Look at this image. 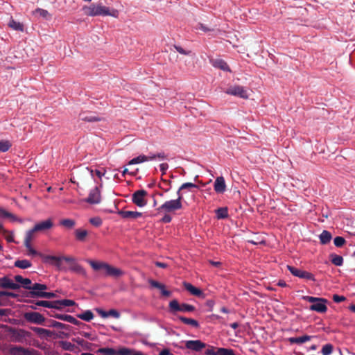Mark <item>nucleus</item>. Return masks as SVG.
Listing matches in <instances>:
<instances>
[{
	"label": "nucleus",
	"mask_w": 355,
	"mask_h": 355,
	"mask_svg": "<svg viewBox=\"0 0 355 355\" xmlns=\"http://www.w3.org/2000/svg\"><path fill=\"white\" fill-rule=\"evenodd\" d=\"M85 10V13L88 16H112L117 17L119 15L118 10L112 9V10L107 6H103L101 3L99 4H91L89 6H85L83 8Z\"/></svg>",
	"instance_id": "f257e3e1"
},
{
	"label": "nucleus",
	"mask_w": 355,
	"mask_h": 355,
	"mask_svg": "<svg viewBox=\"0 0 355 355\" xmlns=\"http://www.w3.org/2000/svg\"><path fill=\"white\" fill-rule=\"evenodd\" d=\"M42 260L46 263L54 265L58 270H61V261L66 262L74 261V258L72 257L60 256L57 257L54 255H41Z\"/></svg>",
	"instance_id": "f03ea898"
},
{
	"label": "nucleus",
	"mask_w": 355,
	"mask_h": 355,
	"mask_svg": "<svg viewBox=\"0 0 355 355\" xmlns=\"http://www.w3.org/2000/svg\"><path fill=\"white\" fill-rule=\"evenodd\" d=\"M169 312L175 314L176 312L189 313L196 310V307L191 304L187 303L179 304L178 300H173L169 302L168 304Z\"/></svg>",
	"instance_id": "7ed1b4c3"
},
{
	"label": "nucleus",
	"mask_w": 355,
	"mask_h": 355,
	"mask_svg": "<svg viewBox=\"0 0 355 355\" xmlns=\"http://www.w3.org/2000/svg\"><path fill=\"white\" fill-rule=\"evenodd\" d=\"M182 208V202L179 201V199H174L166 201L160 207L157 208V211L165 213L174 212L177 210H180Z\"/></svg>",
	"instance_id": "20e7f679"
},
{
	"label": "nucleus",
	"mask_w": 355,
	"mask_h": 355,
	"mask_svg": "<svg viewBox=\"0 0 355 355\" xmlns=\"http://www.w3.org/2000/svg\"><path fill=\"white\" fill-rule=\"evenodd\" d=\"M103 187L101 183L99 186H96L89 191L88 197L85 199V202L90 205H98L101 202V191L100 188Z\"/></svg>",
	"instance_id": "39448f33"
},
{
	"label": "nucleus",
	"mask_w": 355,
	"mask_h": 355,
	"mask_svg": "<svg viewBox=\"0 0 355 355\" xmlns=\"http://www.w3.org/2000/svg\"><path fill=\"white\" fill-rule=\"evenodd\" d=\"M97 353L103 354V355H130L132 350L126 347H122L119 349L110 347H101L97 350Z\"/></svg>",
	"instance_id": "423d86ee"
},
{
	"label": "nucleus",
	"mask_w": 355,
	"mask_h": 355,
	"mask_svg": "<svg viewBox=\"0 0 355 355\" xmlns=\"http://www.w3.org/2000/svg\"><path fill=\"white\" fill-rule=\"evenodd\" d=\"M53 226V223L51 219L49 218L46 220L41 221L35 225V226L27 231L26 234L33 236V234L36 232H44L50 230Z\"/></svg>",
	"instance_id": "0eeeda50"
},
{
	"label": "nucleus",
	"mask_w": 355,
	"mask_h": 355,
	"mask_svg": "<svg viewBox=\"0 0 355 355\" xmlns=\"http://www.w3.org/2000/svg\"><path fill=\"white\" fill-rule=\"evenodd\" d=\"M287 269L295 277L315 282V276L309 272L302 270L301 269L289 265L287 266Z\"/></svg>",
	"instance_id": "6e6552de"
},
{
	"label": "nucleus",
	"mask_w": 355,
	"mask_h": 355,
	"mask_svg": "<svg viewBox=\"0 0 355 355\" xmlns=\"http://www.w3.org/2000/svg\"><path fill=\"white\" fill-rule=\"evenodd\" d=\"M24 317L26 321L37 324H42L45 321V318L38 312H26Z\"/></svg>",
	"instance_id": "1a4fd4ad"
},
{
	"label": "nucleus",
	"mask_w": 355,
	"mask_h": 355,
	"mask_svg": "<svg viewBox=\"0 0 355 355\" xmlns=\"http://www.w3.org/2000/svg\"><path fill=\"white\" fill-rule=\"evenodd\" d=\"M146 195L147 192L144 189L136 191L132 196V201L137 206L143 207L146 205V200L144 199Z\"/></svg>",
	"instance_id": "9d476101"
},
{
	"label": "nucleus",
	"mask_w": 355,
	"mask_h": 355,
	"mask_svg": "<svg viewBox=\"0 0 355 355\" xmlns=\"http://www.w3.org/2000/svg\"><path fill=\"white\" fill-rule=\"evenodd\" d=\"M48 288L47 286L44 284L35 283L31 284L29 291L26 292L24 296L31 298H40L38 296L33 295L34 293L45 292Z\"/></svg>",
	"instance_id": "9b49d317"
},
{
	"label": "nucleus",
	"mask_w": 355,
	"mask_h": 355,
	"mask_svg": "<svg viewBox=\"0 0 355 355\" xmlns=\"http://www.w3.org/2000/svg\"><path fill=\"white\" fill-rule=\"evenodd\" d=\"M214 346H209V348L205 352V355H236L234 351L230 348L218 347L217 351H214Z\"/></svg>",
	"instance_id": "f8f14e48"
},
{
	"label": "nucleus",
	"mask_w": 355,
	"mask_h": 355,
	"mask_svg": "<svg viewBox=\"0 0 355 355\" xmlns=\"http://www.w3.org/2000/svg\"><path fill=\"white\" fill-rule=\"evenodd\" d=\"M185 347L188 349L198 352L205 348L206 347V344L200 340H190L186 342Z\"/></svg>",
	"instance_id": "ddd939ff"
},
{
	"label": "nucleus",
	"mask_w": 355,
	"mask_h": 355,
	"mask_svg": "<svg viewBox=\"0 0 355 355\" xmlns=\"http://www.w3.org/2000/svg\"><path fill=\"white\" fill-rule=\"evenodd\" d=\"M226 92L228 94L239 96L243 98H248L247 92L242 86L235 85L230 87L227 89Z\"/></svg>",
	"instance_id": "4468645a"
},
{
	"label": "nucleus",
	"mask_w": 355,
	"mask_h": 355,
	"mask_svg": "<svg viewBox=\"0 0 355 355\" xmlns=\"http://www.w3.org/2000/svg\"><path fill=\"white\" fill-rule=\"evenodd\" d=\"M210 63L214 68L219 69L223 71L231 72L227 63L223 59H211L210 60Z\"/></svg>",
	"instance_id": "2eb2a0df"
},
{
	"label": "nucleus",
	"mask_w": 355,
	"mask_h": 355,
	"mask_svg": "<svg viewBox=\"0 0 355 355\" xmlns=\"http://www.w3.org/2000/svg\"><path fill=\"white\" fill-rule=\"evenodd\" d=\"M322 301H318L315 304H312L309 309L318 313H325L327 311V304L328 300L322 297Z\"/></svg>",
	"instance_id": "dca6fc26"
},
{
	"label": "nucleus",
	"mask_w": 355,
	"mask_h": 355,
	"mask_svg": "<svg viewBox=\"0 0 355 355\" xmlns=\"http://www.w3.org/2000/svg\"><path fill=\"white\" fill-rule=\"evenodd\" d=\"M148 283L152 287L159 289L162 295L166 297H170L171 295V292L166 289L164 284L152 279H148Z\"/></svg>",
	"instance_id": "f3484780"
},
{
	"label": "nucleus",
	"mask_w": 355,
	"mask_h": 355,
	"mask_svg": "<svg viewBox=\"0 0 355 355\" xmlns=\"http://www.w3.org/2000/svg\"><path fill=\"white\" fill-rule=\"evenodd\" d=\"M214 189L217 193H223L226 191V184L223 176L216 178L214 182Z\"/></svg>",
	"instance_id": "a211bd4d"
},
{
	"label": "nucleus",
	"mask_w": 355,
	"mask_h": 355,
	"mask_svg": "<svg viewBox=\"0 0 355 355\" xmlns=\"http://www.w3.org/2000/svg\"><path fill=\"white\" fill-rule=\"evenodd\" d=\"M33 350L24 348L21 346L12 347L10 349L11 355H33Z\"/></svg>",
	"instance_id": "6ab92c4d"
},
{
	"label": "nucleus",
	"mask_w": 355,
	"mask_h": 355,
	"mask_svg": "<svg viewBox=\"0 0 355 355\" xmlns=\"http://www.w3.org/2000/svg\"><path fill=\"white\" fill-rule=\"evenodd\" d=\"M183 286L184 288L192 295L202 298L205 297V294L202 293V291L200 288L193 286L191 283L184 282L183 283Z\"/></svg>",
	"instance_id": "aec40b11"
},
{
	"label": "nucleus",
	"mask_w": 355,
	"mask_h": 355,
	"mask_svg": "<svg viewBox=\"0 0 355 355\" xmlns=\"http://www.w3.org/2000/svg\"><path fill=\"white\" fill-rule=\"evenodd\" d=\"M0 286L4 288L17 290L20 288V286L18 284L14 283L7 277H3V278L0 279Z\"/></svg>",
	"instance_id": "412c9836"
},
{
	"label": "nucleus",
	"mask_w": 355,
	"mask_h": 355,
	"mask_svg": "<svg viewBox=\"0 0 355 355\" xmlns=\"http://www.w3.org/2000/svg\"><path fill=\"white\" fill-rule=\"evenodd\" d=\"M70 263H71L70 268H69V270L71 271V272H76L77 274H79L85 277H87V273L85 270V269L81 266L80 265L79 263H78L76 262V259L74 258V261H71V262H69Z\"/></svg>",
	"instance_id": "4be33fe9"
},
{
	"label": "nucleus",
	"mask_w": 355,
	"mask_h": 355,
	"mask_svg": "<svg viewBox=\"0 0 355 355\" xmlns=\"http://www.w3.org/2000/svg\"><path fill=\"white\" fill-rule=\"evenodd\" d=\"M80 119L86 122H96L100 121L101 118L96 115H94L90 112H82L79 114Z\"/></svg>",
	"instance_id": "5701e85b"
},
{
	"label": "nucleus",
	"mask_w": 355,
	"mask_h": 355,
	"mask_svg": "<svg viewBox=\"0 0 355 355\" xmlns=\"http://www.w3.org/2000/svg\"><path fill=\"white\" fill-rule=\"evenodd\" d=\"M105 275L118 277L123 274V271L107 263L105 268Z\"/></svg>",
	"instance_id": "b1692460"
},
{
	"label": "nucleus",
	"mask_w": 355,
	"mask_h": 355,
	"mask_svg": "<svg viewBox=\"0 0 355 355\" xmlns=\"http://www.w3.org/2000/svg\"><path fill=\"white\" fill-rule=\"evenodd\" d=\"M118 214L120 215L123 218H137L142 216V213L139 211L123 210L119 211Z\"/></svg>",
	"instance_id": "393cba45"
},
{
	"label": "nucleus",
	"mask_w": 355,
	"mask_h": 355,
	"mask_svg": "<svg viewBox=\"0 0 355 355\" xmlns=\"http://www.w3.org/2000/svg\"><path fill=\"white\" fill-rule=\"evenodd\" d=\"M74 235L76 241L79 242H85L88 235V232L86 230L78 228L75 230Z\"/></svg>",
	"instance_id": "a878e982"
},
{
	"label": "nucleus",
	"mask_w": 355,
	"mask_h": 355,
	"mask_svg": "<svg viewBox=\"0 0 355 355\" xmlns=\"http://www.w3.org/2000/svg\"><path fill=\"white\" fill-rule=\"evenodd\" d=\"M314 336H309V335H304V336H300V337H291L288 338V341L291 344H293V343L302 344L305 342L311 340V339Z\"/></svg>",
	"instance_id": "bb28decb"
},
{
	"label": "nucleus",
	"mask_w": 355,
	"mask_h": 355,
	"mask_svg": "<svg viewBox=\"0 0 355 355\" xmlns=\"http://www.w3.org/2000/svg\"><path fill=\"white\" fill-rule=\"evenodd\" d=\"M0 218H9L13 222L18 221L19 223H22L23 220L17 218L13 214L7 211L3 208L0 207Z\"/></svg>",
	"instance_id": "cd10ccee"
},
{
	"label": "nucleus",
	"mask_w": 355,
	"mask_h": 355,
	"mask_svg": "<svg viewBox=\"0 0 355 355\" xmlns=\"http://www.w3.org/2000/svg\"><path fill=\"white\" fill-rule=\"evenodd\" d=\"M8 26L11 28L12 29L23 32L24 30V26L23 24L20 23L19 21H15L12 17H10Z\"/></svg>",
	"instance_id": "c85d7f7f"
},
{
	"label": "nucleus",
	"mask_w": 355,
	"mask_h": 355,
	"mask_svg": "<svg viewBox=\"0 0 355 355\" xmlns=\"http://www.w3.org/2000/svg\"><path fill=\"white\" fill-rule=\"evenodd\" d=\"M15 280L17 283H20L22 285V287L26 290H29L31 285L32 284V282L28 278H24L21 275H15Z\"/></svg>",
	"instance_id": "c756f323"
},
{
	"label": "nucleus",
	"mask_w": 355,
	"mask_h": 355,
	"mask_svg": "<svg viewBox=\"0 0 355 355\" xmlns=\"http://www.w3.org/2000/svg\"><path fill=\"white\" fill-rule=\"evenodd\" d=\"M32 239H33L32 236H31L28 234H26V236H25V239H24V245H25L26 248L28 250L29 254L33 256H35V255L38 254V253L34 248H33V247L31 245V242Z\"/></svg>",
	"instance_id": "7c9ffc66"
},
{
	"label": "nucleus",
	"mask_w": 355,
	"mask_h": 355,
	"mask_svg": "<svg viewBox=\"0 0 355 355\" xmlns=\"http://www.w3.org/2000/svg\"><path fill=\"white\" fill-rule=\"evenodd\" d=\"M32 329L41 338L51 337L53 334L50 330L41 327H33Z\"/></svg>",
	"instance_id": "2f4dec72"
},
{
	"label": "nucleus",
	"mask_w": 355,
	"mask_h": 355,
	"mask_svg": "<svg viewBox=\"0 0 355 355\" xmlns=\"http://www.w3.org/2000/svg\"><path fill=\"white\" fill-rule=\"evenodd\" d=\"M178 319L180 320L183 323H184L186 324L191 325L193 327L198 328L200 327V324L196 320H194L192 318H186L184 316H181V315L178 316Z\"/></svg>",
	"instance_id": "473e14b6"
},
{
	"label": "nucleus",
	"mask_w": 355,
	"mask_h": 355,
	"mask_svg": "<svg viewBox=\"0 0 355 355\" xmlns=\"http://www.w3.org/2000/svg\"><path fill=\"white\" fill-rule=\"evenodd\" d=\"M320 241L322 244L326 245L330 242L332 239L331 234L327 230H323L319 236Z\"/></svg>",
	"instance_id": "72a5a7b5"
},
{
	"label": "nucleus",
	"mask_w": 355,
	"mask_h": 355,
	"mask_svg": "<svg viewBox=\"0 0 355 355\" xmlns=\"http://www.w3.org/2000/svg\"><path fill=\"white\" fill-rule=\"evenodd\" d=\"M33 14L37 15L39 17H40L44 19H46V20H49L51 19V15L46 10H44L42 8H38L35 9L33 12Z\"/></svg>",
	"instance_id": "f704fd0d"
},
{
	"label": "nucleus",
	"mask_w": 355,
	"mask_h": 355,
	"mask_svg": "<svg viewBox=\"0 0 355 355\" xmlns=\"http://www.w3.org/2000/svg\"><path fill=\"white\" fill-rule=\"evenodd\" d=\"M94 313L90 310H87L77 315V317L84 321L89 322L94 318Z\"/></svg>",
	"instance_id": "c9c22d12"
},
{
	"label": "nucleus",
	"mask_w": 355,
	"mask_h": 355,
	"mask_svg": "<svg viewBox=\"0 0 355 355\" xmlns=\"http://www.w3.org/2000/svg\"><path fill=\"white\" fill-rule=\"evenodd\" d=\"M15 266L21 269H26L31 266V263L27 259L17 260L15 262Z\"/></svg>",
	"instance_id": "e433bc0d"
},
{
	"label": "nucleus",
	"mask_w": 355,
	"mask_h": 355,
	"mask_svg": "<svg viewBox=\"0 0 355 355\" xmlns=\"http://www.w3.org/2000/svg\"><path fill=\"white\" fill-rule=\"evenodd\" d=\"M87 261L90 264L94 270H98L101 269H103L105 270V266L107 265V263L96 262L92 260H87Z\"/></svg>",
	"instance_id": "4c0bfd02"
},
{
	"label": "nucleus",
	"mask_w": 355,
	"mask_h": 355,
	"mask_svg": "<svg viewBox=\"0 0 355 355\" xmlns=\"http://www.w3.org/2000/svg\"><path fill=\"white\" fill-rule=\"evenodd\" d=\"M60 346L62 349L69 352H73L75 348V345L69 341L61 340L59 342Z\"/></svg>",
	"instance_id": "58836bf2"
},
{
	"label": "nucleus",
	"mask_w": 355,
	"mask_h": 355,
	"mask_svg": "<svg viewBox=\"0 0 355 355\" xmlns=\"http://www.w3.org/2000/svg\"><path fill=\"white\" fill-rule=\"evenodd\" d=\"M147 159H148L147 156H146L144 155H139V156L130 159L128 164L133 165V164H141V163L147 162Z\"/></svg>",
	"instance_id": "ea45409f"
},
{
	"label": "nucleus",
	"mask_w": 355,
	"mask_h": 355,
	"mask_svg": "<svg viewBox=\"0 0 355 355\" xmlns=\"http://www.w3.org/2000/svg\"><path fill=\"white\" fill-rule=\"evenodd\" d=\"M30 302L34 304V305L31 306V308L32 309H37V306H44V307L49 308V305H50L49 301H46V300H37V301L32 300V301H30Z\"/></svg>",
	"instance_id": "a19ab883"
},
{
	"label": "nucleus",
	"mask_w": 355,
	"mask_h": 355,
	"mask_svg": "<svg viewBox=\"0 0 355 355\" xmlns=\"http://www.w3.org/2000/svg\"><path fill=\"white\" fill-rule=\"evenodd\" d=\"M218 219H225L228 217V209L227 207H220L216 211Z\"/></svg>",
	"instance_id": "79ce46f5"
},
{
	"label": "nucleus",
	"mask_w": 355,
	"mask_h": 355,
	"mask_svg": "<svg viewBox=\"0 0 355 355\" xmlns=\"http://www.w3.org/2000/svg\"><path fill=\"white\" fill-rule=\"evenodd\" d=\"M60 225L67 229H71L75 226L76 221L71 218H64L60 221Z\"/></svg>",
	"instance_id": "37998d69"
},
{
	"label": "nucleus",
	"mask_w": 355,
	"mask_h": 355,
	"mask_svg": "<svg viewBox=\"0 0 355 355\" xmlns=\"http://www.w3.org/2000/svg\"><path fill=\"white\" fill-rule=\"evenodd\" d=\"M49 315L51 317H53L55 318H57V319H59V320H63V321H66V322H70V323H71V320L73 318L72 315H67V314L55 313V314L53 315V314L49 313Z\"/></svg>",
	"instance_id": "c03bdc74"
},
{
	"label": "nucleus",
	"mask_w": 355,
	"mask_h": 355,
	"mask_svg": "<svg viewBox=\"0 0 355 355\" xmlns=\"http://www.w3.org/2000/svg\"><path fill=\"white\" fill-rule=\"evenodd\" d=\"M331 261L333 264H334L336 266H341L343 263V257L336 254H331L330 255Z\"/></svg>",
	"instance_id": "a18cd8bd"
},
{
	"label": "nucleus",
	"mask_w": 355,
	"mask_h": 355,
	"mask_svg": "<svg viewBox=\"0 0 355 355\" xmlns=\"http://www.w3.org/2000/svg\"><path fill=\"white\" fill-rule=\"evenodd\" d=\"M33 295L40 297V298H47L51 299L56 297L55 293L53 292H40V293H34Z\"/></svg>",
	"instance_id": "49530a36"
},
{
	"label": "nucleus",
	"mask_w": 355,
	"mask_h": 355,
	"mask_svg": "<svg viewBox=\"0 0 355 355\" xmlns=\"http://www.w3.org/2000/svg\"><path fill=\"white\" fill-rule=\"evenodd\" d=\"M11 147V144L9 141H0V152L5 153L8 151Z\"/></svg>",
	"instance_id": "de8ad7c7"
},
{
	"label": "nucleus",
	"mask_w": 355,
	"mask_h": 355,
	"mask_svg": "<svg viewBox=\"0 0 355 355\" xmlns=\"http://www.w3.org/2000/svg\"><path fill=\"white\" fill-rule=\"evenodd\" d=\"M333 345L330 343L324 345L322 348V355H330L333 352Z\"/></svg>",
	"instance_id": "09e8293b"
},
{
	"label": "nucleus",
	"mask_w": 355,
	"mask_h": 355,
	"mask_svg": "<svg viewBox=\"0 0 355 355\" xmlns=\"http://www.w3.org/2000/svg\"><path fill=\"white\" fill-rule=\"evenodd\" d=\"M50 305H49V309H54L57 310H60L62 309L61 300H55V301H49Z\"/></svg>",
	"instance_id": "8fccbe9b"
},
{
	"label": "nucleus",
	"mask_w": 355,
	"mask_h": 355,
	"mask_svg": "<svg viewBox=\"0 0 355 355\" xmlns=\"http://www.w3.org/2000/svg\"><path fill=\"white\" fill-rule=\"evenodd\" d=\"M49 327L64 329H67V325L55 320H51Z\"/></svg>",
	"instance_id": "3c124183"
},
{
	"label": "nucleus",
	"mask_w": 355,
	"mask_h": 355,
	"mask_svg": "<svg viewBox=\"0 0 355 355\" xmlns=\"http://www.w3.org/2000/svg\"><path fill=\"white\" fill-rule=\"evenodd\" d=\"M345 243V239L342 236H336L334 238V243L338 248L342 247Z\"/></svg>",
	"instance_id": "603ef678"
},
{
	"label": "nucleus",
	"mask_w": 355,
	"mask_h": 355,
	"mask_svg": "<svg viewBox=\"0 0 355 355\" xmlns=\"http://www.w3.org/2000/svg\"><path fill=\"white\" fill-rule=\"evenodd\" d=\"M89 223L95 227H99L103 222L100 217H93L89 219Z\"/></svg>",
	"instance_id": "864d4df0"
},
{
	"label": "nucleus",
	"mask_w": 355,
	"mask_h": 355,
	"mask_svg": "<svg viewBox=\"0 0 355 355\" xmlns=\"http://www.w3.org/2000/svg\"><path fill=\"white\" fill-rule=\"evenodd\" d=\"M303 299L313 304H315L318 301H322V297H316L313 296H304Z\"/></svg>",
	"instance_id": "5fc2aeb1"
},
{
	"label": "nucleus",
	"mask_w": 355,
	"mask_h": 355,
	"mask_svg": "<svg viewBox=\"0 0 355 355\" xmlns=\"http://www.w3.org/2000/svg\"><path fill=\"white\" fill-rule=\"evenodd\" d=\"M62 306H71L76 304V302L72 300H61Z\"/></svg>",
	"instance_id": "6e6d98bb"
},
{
	"label": "nucleus",
	"mask_w": 355,
	"mask_h": 355,
	"mask_svg": "<svg viewBox=\"0 0 355 355\" xmlns=\"http://www.w3.org/2000/svg\"><path fill=\"white\" fill-rule=\"evenodd\" d=\"M198 188V186L191 182H185L180 186V189Z\"/></svg>",
	"instance_id": "4d7b16f0"
},
{
	"label": "nucleus",
	"mask_w": 355,
	"mask_h": 355,
	"mask_svg": "<svg viewBox=\"0 0 355 355\" xmlns=\"http://www.w3.org/2000/svg\"><path fill=\"white\" fill-rule=\"evenodd\" d=\"M174 48L180 54L185 55H189L191 53L190 51H186L182 47H181L180 46L175 45Z\"/></svg>",
	"instance_id": "13d9d810"
},
{
	"label": "nucleus",
	"mask_w": 355,
	"mask_h": 355,
	"mask_svg": "<svg viewBox=\"0 0 355 355\" xmlns=\"http://www.w3.org/2000/svg\"><path fill=\"white\" fill-rule=\"evenodd\" d=\"M108 317L112 316L114 318H119L120 317V313L116 309H110L107 311Z\"/></svg>",
	"instance_id": "bf43d9fd"
},
{
	"label": "nucleus",
	"mask_w": 355,
	"mask_h": 355,
	"mask_svg": "<svg viewBox=\"0 0 355 355\" xmlns=\"http://www.w3.org/2000/svg\"><path fill=\"white\" fill-rule=\"evenodd\" d=\"M345 299H346L345 297L343 295H338L336 294L333 295V300L336 303H340L341 302H343L345 300Z\"/></svg>",
	"instance_id": "052dcab7"
},
{
	"label": "nucleus",
	"mask_w": 355,
	"mask_h": 355,
	"mask_svg": "<svg viewBox=\"0 0 355 355\" xmlns=\"http://www.w3.org/2000/svg\"><path fill=\"white\" fill-rule=\"evenodd\" d=\"M80 335L92 341H94L96 340V337L94 336H92V334L91 333H89V332H85V331H82L80 333Z\"/></svg>",
	"instance_id": "680f3d73"
},
{
	"label": "nucleus",
	"mask_w": 355,
	"mask_h": 355,
	"mask_svg": "<svg viewBox=\"0 0 355 355\" xmlns=\"http://www.w3.org/2000/svg\"><path fill=\"white\" fill-rule=\"evenodd\" d=\"M1 296H8L15 298L17 296V295L11 292L0 291V297Z\"/></svg>",
	"instance_id": "e2e57ef3"
},
{
	"label": "nucleus",
	"mask_w": 355,
	"mask_h": 355,
	"mask_svg": "<svg viewBox=\"0 0 355 355\" xmlns=\"http://www.w3.org/2000/svg\"><path fill=\"white\" fill-rule=\"evenodd\" d=\"M172 220V217L167 214H166L161 218L160 221L164 223H169Z\"/></svg>",
	"instance_id": "0e129e2a"
},
{
	"label": "nucleus",
	"mask_w": 355,
	"mask_h": 355,
	"mask_svg": "<svg viewBox=\"0 0 355 355\" xmlns=\"http://www.w3.org/2000/svg\"><path fill=\"white\" fill-rule=\"evenodd\" d=\"M96 311L98 313L99 315H101L102 318H107L108 317V314H107V311H104L101 309H99V308H97L96 309Z\"/></svg>",
	"instance_id": "69168bd1"
},
{
	"label": "nucleus",
	"mask_w": 355,
	"mask_h": 355,
	"mask_svg": "<svg viewBox=\"0 0 355 355\" xmlns=\"http://www.w3.org/2000/svg\"><path fill=\"white\" fill-rule=\"evenodd\" d=\"M168 168V164L167 163H162L159 164V169L162 174H165Z\"/></svg>",
	"instance_id": "338daca9"
},
{
	"label": "nucleus",
	"mask_w": 355,
	"mask_h": 355,
	"mask_svg": "<svg viewBox=\"0 0 355 355\" xmlns=\"http://www.w3.org/2000/svg\"><path fill=\"white\" fill-rule=\"evenodd\" d=\"M157 158L159 159V160H164V159H166L167 156L164 153V152L162 151V152L156 153V159Z\"/></svg>",
	"instance_id": "774afa93"
}]
</instances>
